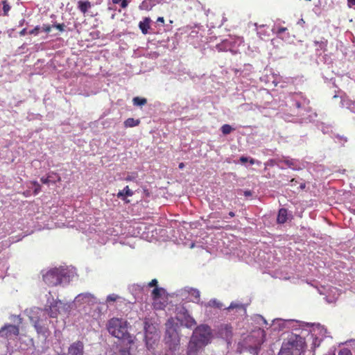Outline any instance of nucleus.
<instances>
[{
    "instance_id": "5701e85b",
    "label": "nucleus",
    "mask_w": 355,
    "mask_h": 355,
    "mask_svg": "<svg viewBox=\"0 0 355 355\" xmlns=\"http://www.w3.org/2000/svg\"><path fill=\"white\" fill-rule=\"evenodd\" d=\"M184 324L186 327L192 329L196 325V322L191 316H187L184 318Z\"/></svg>"
},
{
    "instance_id": "f257e3e1",
    "label": "nucleus",
    "mask_w": 355,
    "mask_h": 355,
    "mask_svg": "<svg viewBox=\"0 0 355 355\" xmlns=\"http://www.w3.org/2000/svg\"><path fill=\"white\" fill-rule=\"evenodd\" d=\"M128 325L126 320L112 318L107 322V329L112 336L121 340L122 342H128L130 345L134 343L135 337L129 334Z\"/></svg>"
},
{
    "instance_id": "6ab92c4d",
    "label": "nucleus",
    "mask_w": 355,
    "mask_h": 355,
    "mask_svg": "<svg viewBox=\"0 0 355 355\" xmlns=\"http://www.w3.org/2000/svg\"><path fill=\"white\" fill-rule=\"evenodd\" d=\"M277 223L283 224L287 220V210L284 208H282L279 210L277 218Z\"/></svg>"
},
{
    "instance_id": "e433bc0d",
    "label": "nucleus",
    "mask_w": 355,
    "mask_h": 355,
    "mask_svg": "<svg viewBox=\"0 0 355 355\" xmlns=\"http://www.w3.org/2000/svg\"><path fill=\"white\" fill-rule=\"evenodd\" d=\"M287 30L286 27H279L277 28V30L275 31V33L279 36L282 33L285 32Z\"/></svg>"
},
{
    "instance_id": "8fccbe9b",
    "label": "nucleus",
    "mask_w": 355,
    "mask_h": 355,
    "mask_svg": "<svg viewBox=\"0 0 355 355\" xmlns=\"http://www.w3.org/2000/svg\"><path fill=\"white\" fill-rule=\"evenodd\" d=\"M228 214H229V216H230V217H232H232H234V216H235V214H234V212H233V211H230Z\"/></svg>"
},
{
    "instance_id": "c9c22d12",
    "label": "nucleus",
    "mask_w": 355,
    "mask_h": 355,
    "mask_svg": "<svg viewBox=\"0 0 355 355\" xmlns=\"http://www.w3.org/2000/svg\"><path fill=\"white\" fill-rule=\"evenodd\" d=\"M41 28L38 26H35L33 29L29 31L30 35H37L39 33L40 30Z\"/></svg>"
},
{
    "instance_id": "c756f323",
    "label": "nucleus",
    "mask_w": 355,
    "mask_h": 355,
    "mask_svg": "<svg viewBox=\"0 0 355 355\" xmlns=\"http://www.w3.org/2000/svg\"><path fill=\"white\" fill-rule=\"evenodd\" d=\"M31 184L35 186V189L33 191L34 195L38 194L41 191V186L37 181L31 182Z\"/></svg>"
},
{
    "instance_id": "3c124183",
    "label": "nucleus",
    "mask_w": 355,
    "mask_h": 355,
    "mask_svg": "<svg viewBox=\"0 0 355 355\" xmlns=\"http://www.w3.org/2000/svg\"><path fill=\"white\" fill-rule=\"evenodd\" d=\"M121 1V0H112L113 3L117 4L119 3Z\"/></svg>"
},
{
    "instance_id": "0eeeda50",
    "label": "nucleus",
    "mask_w": 355,
    "mask_h": 355,
    "mask_svg": "<svg viewBox=\"0 0 355 355\" xmlns=\"http://www.w3.org/2000/svg\"><path fill=\"white\" fill-rule=\"evenodd\" d=\"M92 6V3L88 0H80L78 1V8L85 16L94 17L97 15V12L94 13L90 10Z\"/></svg>"
},
{
    "instance_id": "c03bdc74",
    "label": "nucleus",
    "mask_w": 355,
    "mask_h": 355,
    "mask_svg": "<svg viewBox=\"0 0 355 355\" xmlns=\"http://www.w3.org/2000/svg\"><path fill=\"white\" fill-rule=\"evenodd\" d=\"M157 22L164 23V19L162 17H159L157 19Z\"/></svg>"
},
{
    "instance_id": "f03ea898",
    "label": "nucleus",
    "mask_w": 355,
    "mask_h": 355,
    "mask_svg": "<svg viewBox=\"0 0 355 355\" xmlns=\"http://www.w3.org/2000/svg\"><path fill=\"white\" fill-rule=\"evenodd\" d=\"M306 347L304 338L299 335H291L282 345L279 355H302Z\"/></svg>"
},
{
    "instance_id": "dca6fc26",
    "label": "nucleus",
    "mask_w": 355,
    "mask_h": 355,
    "mask_svg": "<svg viewBox=\"0 0 355 355\" xmlns=\"http://www.w3.org/2000/svg\"><path fill=\"white\" fill-rule=\"evenodd\" d=\"M152 306L155 310H163L166 306V301L165 300L162 301V298L153 300Z\"/></svg>"
},
{
    "instance_id": "58836bf2",
    "label": "nucleus",
    "mask_w": 355,
    "mask_h": 355,
    "mask_svg": "<svg viewBox=\"0 0 355 355\" xmlns=\"http://www.w3.org/2000/svg\"><path fill=\"white\" fill-rule=\"evenodd\" d=\"M347 2L348 8L355 10V0H347Z\"/></svg>"
},
{
    "instance_id": "a19ab883",
    "label": "nucleus",
    "mask_w": 355,
    "mask_h": 355,
    "mask_svg": "<svg viewBox=\"0 0 355 355\" xmlns=\"http://www.w3.org/2000/svg\"><path fill=\"white\" fill-rule=\"evenodd\" d=\"M130 0H121V7L123 8H125L128 6V2Z\"/></svg>"
},
{
    "instance_id": "f8f14e48",
    "label": "nucleus",
    "mask_w": 355,
    "mask_h": 355,
    "mask_svg": "<svg viewBox=\"0 0 355 355\" xmlns=\"http://www.w3.org/2000/svg\"><path fill=\"white\" fill-rule=\"evenodd\" d=\"M58 303H61L60 301L53 300L50 305H46L44 308V311L49 315L50 318H55L59 314V309L58 308Z\"/></svg>"
},
{
    "instance_id": "de8ad7c7",
    "label": "nucleus",
    "mask_w": 355,
    "mask_h": 355,
    "mask_svg": "<svg viewBox=\"0 0 355 355\" xmlns=\"http://www.w3.org/2000/svg\"><path fill=\"white\" fill-rule=\"evenodd\" d=\"M305 187H306L305 183H301L300 188V189H304L305 188Z\"/></svg>"
},
{
    "instance_id": "c85d7f7f",
    "label": "nucleus",
    "mask_w": 355,
    "mask_h": 355,
    "mask_svg": "<svg viewBox=\"0 0 355 355\" xmlns=\"http://www.w3.org/2000/svg\"><path fill=\"white\" fill-rule=\"evenodd\" d=\"M2 4H3V15L7 16L8 15V12L10 10V6L9 5V3L6 0L3 1Z\"/></svg>"
},
{
    "instance_id": "4be33fe9",
    "label": "nucleus",
    "mask_w": 355,
    "mask_h": 355,
    "mask_svg": "<svg viewBox=\"0 0 355 355\" xmlns=\"http://www.w3.org/2000/svg\"><path fill=\"white\" fill-rule=\"evenodd\" d=\"M139 123H140L139 119L128 118L124 121V126L125 128H132V127L138 125Z\"/></svg>"
},
{
    "instance_id": "ddd939ff",
    "label": "nucleus",
    "mask_w": 355,
    "mask_h": 355,
    "mask_svg": "<svg viewBox=\"0 0 355 355\" xmlns=\"http://www.w3.org/2000/svg\"><path fill=\"white\" fill-rule=\"evenodd\" d=\"M76 300L81 303H94L95 302V297L89 293H80L77 295Z\"/></svg>"
},
{
    "instance_id": "cd10ccee",
    "label": "nucleus",
    "mask_w": 355,
    "mask_h": 355,
    "mask_svg": "<svg viewBox=\"0 0 355 355\" xmlns=\"http://www.w3.org/2000/svg\"><path fill=\"white\" fill-rule=\"evenodd\" d=\"M232 130L234 128L229 124H224L221 127V131L225 135L230 134Z\"/></svg>"
},
{
    "instance_id": "79ce46f5",
    "label": "nucleus",
    "mask_w": 355,
    "mask_h": 355,
    "mask_svg": "<svg viewBox=\"0 0 355 355\" xmlns=\"http://www.w3.org/2000/svg\"><path fill=\"white\" fill-rule=\"evenodd\" d=\"M240 161H241V162H242V163H246V162L248 161V157H243V156H242V157H241V158H240Z\"/></svg>"
},
{
    "instance_id": "a211bd4d",
    "label": "nucleus",
    "mask_w": 355,
    "mask_h": 355,
    "mask_svg": "<svg viewBox=\"0 0 355 355\" xmlns=\"http://www.w3.org/2000/svg\"><path fill=\"white\" fill-rule=\"evenodd\" d=\"M133 194V191L126 186L123 190L119 191L116 196L118 198L125 200V196H132Z\"/></svg>"
},
{
    "instance_id": "1a4fd4ad",
    "label": "nucleus",
    "mask_w": 355,
    "mask_h": 355,
    "mask_svg": "<svg viewBox=\"0 0 355 355\" xmlns=\"http://www.w3.org/2000/svg\"><path fill=\"white\" fill-rule=\"evenodd\" d=\"M203 347H205L204 345L191 338L187 354V355H198V353Z\"/></svg>"
},
{
    "instance_id": "49530a36",
    "label": "nucleus",
    "mask_w": 355,
    "mask_h": 355,
    "mask_svg": "<svg viewBox=\"0 0 355 355\" xmlns=\"http://www.w3.org/2000/svg\"><path fill=\"white\" fill-rule=\"evenodd\" d=\"M297 182V181L295 178H293V179L291 180V186L295 185Z\"/></svg>"
},
{
    "instance_id": "6e6552de",
    "label": "nucleus",
    "mask_w": 355,
    "mask_h": 355,
    "mask_svg": "<svg viewBox=\"0 0 355 355\" xmlns=\"http://www.w3.org/2000/svg\"><path fill=\"white\" fill-rule=\"evenodd\" d=\"M67 355H84V344L82 341L77 340L71 344L68 348Z\"/></svg>"
},
{
    "instance_id": "412c9836",
    "label": "nucleus",
    "mask_w": 355,
    "mask_h": 355,
    "mask_svg": "<svg viewBox=\"0 0 355 355\" xmlns=\"http://www.w3.org/2000/svg\"><path fill=\"white\" fill-rule=\"evenodd\" d=\"M218 51H227L230 50V42L228 40H223L221 43L218 44L216 46Z\"/></svg>"
},
{
    "instance_id": "bb28decb",
    "label": "nucleus",
    "mask_w": 355,
    "mask_h": 355,
    "mask_svg": "<svg viewBox=\"0 0 355 355\" xmlns=\"http://www.w3.org/2000/svg\"><path fill=\"white\" fill-rule=\"evenodd\" d=\"M208 306H211V307H215L217 309H222L223 304L220 302L218 301L217 300L214 299V300H211L208 302Z\"/></svg>"
},
{
    "instance_id": "72a5a7b5",
    "label": "nucleus",
    "mask_w": 355,
    "mask_h": 355,
    "mask_svg": "<svg viewBox=\"0 0 355 355\" xmlns=\"http://www.w3.org/2000/svg\"><path fill=\"white\" fill-rule=\"evenodd\" d=\"M338 355H352V353L348 348H343L339 351Z\"/></svg>"
},
{
    "instance_id": "7c9ffc66",
    "label": "nucleus",
    "mask_w": 355,
    "mask_h": 355,
    "mask_svg": "<svg viewBox=\"0 0 355 355\" xmlns=\"http://www.w3.org/2000/svg\"><path fill=\"white\" fill-rule=\"evenodd\" d=\"M66 25L62 24H55L53 25V28H55L58 29L60 32H63L65 30Z\"/></svg>"
},
{
    "instance_id": "423d86ee",
    "label": "nucleus",
    "mask_w": 355,
    "mask_h": 355,
    "mask_svg": "<svg viewBox=\"0 0 355 355\" xmlns=\"http://www.w3.org/2000/svg\"><path fill=\"white\" fill-rule=\"evenodd\" d=\"M46 317L44 315V318H41L40 316H31L30 320L33 323L37 333L38 334H42L44 336L49 332V327L46 323Z\"/></svg>"
},
{
    "instance_id": "20e7f679",
    "label": "nucleus",
    "mask_w": 355,
    "mask_h": 355,
    "mask_svg": "<svg viewBox=\"0 0 355 355\" xmlns=\"http://www.w3.org/2000/svg\"><path fill=\"white\" fill-rule=\"evenodd\" d=\"M211 337V329L208 325L201 324L197 327L193 332L191 336L196 340L202 343L205 346L207 345Z\"/></svg>"
},
{
    "instance_id": "473e14b6",
    "label": "nucleus",
    "mask_w": 355,
    "mask_h": 355,
    "mask_svg": "<svg viewBox=\"0 0 355 355\" xmlns=\"http://www.w3.org/2000/svg\"><path fill=\"white\" fill-rule=\"evenodd\" d=\"M118 298H119L118 295H116L115 294H111L107 297L106 302H115Z\"/></svg>"
},
{
    "instance_id": "603ef678",
    "label": "nucleus",
    "mask_w": 355,
    "mask_h": 355,
    "mask_svg": "<svg viewBox=\"0 0 355 355\" xmlns=\"http://www.w3.org/2000/svg\"><path fill=\"white\" fill-rule=\"evenodd\" d=\"M184 167V163H182H182H180V164H179V168H180V169H182Z\"/></svg>"
},
{
    "instance_id": "9b49d317",
    "label": "nucleus",
    "mask_w": 355,
    "mask_h": 355,
    "mask_svg": "<svg viewBox=\"0 0 355 355\" xmlns=\"http://www.w3.org/2000/svg\"><path fill=\"white\" fill-rule=\"evenodd\" d=\"M40 181L44 184H55L61 181V177L58 173L51 171L47 173L46 177L41 178Z\"/></svg>"
},
{
    "instance_id": "37998d69",
    "label": "nucleus",
    "mask_w": 355,
    "mask_h": 355,
    "mask_svg": "<svg viewBox=\"0 0 355 355\" xmlns=\"http://www.w3.org/2000/svg\"><path fill=\"white\" fill-rule=\"evenodd\" d=\"M26 28H24L19 32V35L21 36H24L26 34Z\"/></svg>"
},
{
    "instance_id": "9d476101",
    "label": "nucleus",
    "mask_w": 355,
    "mask_h": 355,
    "mask_svg": "<svg viewBox=\"0 0 355 355\" xmlns=\"http://www.w3.org/2000/svg\"><path fill=\"white\" fill-rule=\"evenodd\" d=\"M0 334L2 336H5L6 337H9L11 336H18L19 334V329L17 326L14 324H5L0 329Z\"/></svg>"
},
{
    "instance_id": "2f4dec72",
    "label": "nucleus",
    "mask_w": 355,
    "mask_h": 355,
    "mask_svg": "<svg viewBox=\"0 0 355 355\" xmlns=\"http://www.w3.org/2000/svg\"><path fill=\"white\" fill-rule=\"evenodd\" d=\"M334 0H324V7H327L328 9L333 8L334 7Z\"/></svg>"
},
{
    "instance_id": "a878e982",
    "label": "nucleus",
    "mask_w": 355,
    "mask_h": 355,
    "mask_svg": "<svg viewBox=\"0 0 355 355\" xmlns=\"http://www.w3.org/2000/svg\"><path fill=\"white\" fill-rule=\"evenodd\" d=\"M281 162H284L288 167H289V168H292L293 170L296 169L295 162H294L293 159H288V158H284Z\"/></svg>"
},
{
    "instance_id": "f3484780",
    "label": "nucleus",
    "mask_w": 355,
    "mask_h": 355,
    "mask_svg": "<svg viewBox=\"0 0 355 355\" xmlns=\"http://www.w3.org/2000/svg\"><path fill=\"white\" fill-rule=\"evenodd\" d=\"M166 293V291L161 287H155L152 293H151V297L153 300L162 298V295H164Z\"/></svg>"
},
{
    "instance_id": "4c0bfd02",
    "label": "nucleus",
    "mask_w": 355,
    "mask_h": 355,
    "mask_svg": "<svg viewBox=\"0 0 355 355\" xmlns=\"http://www.w3.org/2000/svg\"><path fill=\"white\" fill-rule=\"evenodd\" d=\"M158 282L156 279H152L148 284V286L149 287H159L158 285Z\"/></svg>"
},
{
    "instance_id": "aec40b11",
    "label": "nucleus",
    "mask_w": 355,
    "mask_h": 355,
    "mask_svg": "<svg viewBox=\"0 0 355 355\" xmlns=\"http://www.w3.org/2000/svg\"><path fill=\"white\" fill-rule=\"evenodd\" d=\"M254 334H255L256 336L260 338V339L257 341V345L261 346L266 340L265 331L259 328L257 331H254Z\"/></svg>"
},
{
    "instance_id": "2eb2a0df",
    "label": "nucleus",
    "mask_w": 355,
    "mask_h": 355,
    "mask_svg": "<svg viewBox=\"0 0 355 355\" xmlns=\"http://www.w3.org/2000/svg\"><path fill=\"white\" fill-rule=\"evenodd\" d=\"M123 345L121 347L119 353L121 355H132V349L133 344H129L128 342H123Z\"/></svg>"
},
{
    "instance_id": "09e8293b",
    "label": "nucleus",
    "mask_w": 355,
    "mask_h": 355,
    "mask_svg": "<svg viewBox=\"0 0 355 355\" xmlns=\"http://www.w3.org/2000/svg\"><path fill=\"white\" fill-rule=\"evenodd\" d=\"M133 180V178L131 177V176H128L126 178H125V180L126 181H131Z\"/></svg>"
},
{
    "instance_id": "39448f33",
    "label": "nucleus",
    "mask_w": 355,
    "mask_h": 355,
    "mask_svg": "<svg viewBox=\"0 0 355 355\" xmlns=\"http://www.w3.org/2000/svg\"><path fill=\"white\" fill-rule=\"evenodd\" d=\"M164 340L171 350H175L177 346L180 344V339L178 332L176 329L173 327H171L166 329Z\"/></svg>"
},
{
    "instance_id": "f704fd0d",
    "label": "nucleus",
    "mask_w": 355,
    "mask_h": 355,
    "mask_svg": "<svg viewBox=\"0 0 355 355\" xmlns=\"http://www.w3.org/2000/svg\"><path fill=\"white\" fill-rule=\"evenodd\" d=\"M53 28V25L51 26L49 24H43L41 29L42 31L45 33H50L51 31V29Z\"/></svg>"
},
{
    "instance_id": "864d4df0",
    "label": "nucleus",
    "mask_w": 355,
    "mask_h": 355,
    "mask_svg": "<svg viewBox=\"0 0 355 355\" xmlns=\"http://www.w3.org/2000/svg\"><path fill=\"white\" fill-rule=\"evenodd\" d=\"M250 163L251 164H254V160L253 159H250Z\"/></svg>"
},
{
    "instance_id": "ea45409f",
    "label": "nucleus",
    "mask_w": 355,
    "mask_h": 355,
    "mask_svg": "<svg viewBox=\"0 0 355 355\" xmlns=\"http://www.w3.org/2000/svg\"><path fill=\"white\" fill-rule=\"evenodd\" d=\"M241 306L235 303H231L230 305L227 308V310L234 309L236 308H240Z\"/></svg>"
},
{
    "instance_id": "393cba45",
    "label": "nucleus",
    "mask_w": 355,
    "mask_h": 355,
    "mask_svg": "<svg viewBox=\"0 0 355 355\" xmlns=\"http://www.w3.org/2000/svg\"><path fill=\"white\" fill-rule=\"evenodd\" d=\"M189 295L193 297V300L196 301V302H198L200 300V291L196 288H191L189 291Z\"/></svg>"
},
{
    "instance_id": "4468645a",
    "label": "nucleus",
    "mask_w": 355,
    "mask_h": 355,
    "mask_svg": "<svg viewBox=\"0 0 355 355\" xmlns=\"http://www.w3.org/2000/svg\"><path fill=\"white\" fill-rule=\"evenodd\" d=\"M150 22L151 19L149 17H145L143 21L139 22V27L144 35L148 33Z\"/></svg>"
},
{
    "instance_id": "a18cd8bd",
    "label": "nucleus",
    "mask_w": 355,
    "mask_h": 355,
    "mask_svg": "<svg viewBox=\"0 0 355 355\" xmlns=\"http://www.w3.org/2000/svg\"><path fill=\"white\" fill-rule=\"evenodd\" d=\"M244 195L245 196H252V192L250 191H249V190L245 191H244Z\"/></svg>"
},
{
    "instance_id": "b1692460",
    "label": "nucleus",
    "mask_w": 355,
    "mask_h": 355,
    "mask_svg": "<svg viewBox=\"0 0 355 355\" xmlns=\"http://www.w3.org/2000/svg\"><path fill=\"white\" fill-rule=\"evenodd\" d=\"M133 104L137 106H142L147 103V99L141 97H135L132 99Z\"/></svg>"
},
{
    "instance_id": "7ed1b4c3",
    "label": "nucleus",
    "mask_w": 355,
    "mask_h": 355,
    "mask_svg": "<svg viewBox=\"0 0 355 355\" xmlns=\"http://www.w3.org/2000/svg\"><path fill=\"white\" fill-rule=\"evenodd\" d=\"M67 277V272L62 268L50 269L43 274L42 278L45 284L51 287L60 285L63 278Z\"/></svg>"
}]
</instances>
